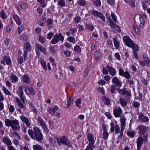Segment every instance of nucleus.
<instances>
[{
    "label": "nucleus",
    "instance_id": "cd10ccee",
    "mask_svg": "<svg viewBox=\"0 0 150 150\" xmlns=\"http://www.w3.org/2000/svg\"><path fill=\"white\" fill-rule=\"evenodd\" d=\"M10 79L11 82L12 83H16L18 81V77L13 74L11 75L10 76Z\"/></svg>",
    "mask_w": 150,
    "mask_h": 150
},
{
    "label": "nucleus",
    "instance_id": "7c9ffc66",
    "mask_svg": "<svg viewBox=\"0 0 150 150\" xmlns=\"http://www.w3.org/2000/svg\"><path fill=\"white\" fill-rule=\"evenodd\" d=\"M143 59V61L146 63L148 66L150 65V61L149 58L147 55L146 54H144Z\"/></svg>",
    "mask_w": 150,
    "mask_h": 150
},
{
    "label": "nucleus",
    "instance_id": "39448f33",
    "mask_svg": "<svg viewBox=\"0 0 150 150\" xmlns=\"http://www.w3.org/2000/svg\"><path fill=\"white\" fill-rule=\"evenodd\" d=\"M64 40V37L61 33L55 35L53 38L50 42V43L53 44H55L58 42L59 40L62 42Z\"/></svg>",
    "mask_w": 150,
    "mask_h": 150
},
{
    "label": "nucleus",
    "instance_id": "473e14b6",
    "mask_svg": "<svg viewBox=\"0 0 150 150\" xmlns=\"http://www.w3.org/2000/svg\"><path fill=\"white\" fill-rule=\"evenodd\" d=\"M22 79L23 81L27 84H29L30 82V80L28 76L24 75L22 77Z\"/></svg>",
    "mask_w": 150,
    "mask_h": 150
},
{
    "label": "nucleus",
    "instance_id": "72a5a7b5",
    "mask_svg": "<svg viewBox=\"0 0 150 150\" xmlns=\"http://www.w3.org/2000/svg\"><path fill=\"white\" fill-rule=\"evenodd\" d=\"M114 44L115 46L117 49L119 48V44L118 42L117 41V37L115 36L113 38Z\"/></svg>",
    "mask_w": 150,
    "mask_h": 150
},
{
    "label": "nucleus",
    "instance_id": "9d476101",
    "mask_svg": "<svg viewBox=\"0 0 150 150\" xmlns=\"http://www.w3.org/2000/svg\"><path fill=\"white\" fill-rule=\"evenodd\" d=\"M87 139L89 142L88 146H90L92 147L94 146V144L95 140L94 139V136L93 134L91 133H88L87 134Z\"/></svg>",
    "mask_w": 150,
    "mask_h": 150
},
{
    "label": "nucleus",
    "instance_id": "4be33fe9",
    "mask_svg": "<svg viewBox=\"0 0 150 150\" xmlns=\"http://www.w3.org/2000/svg\"><path fill=\"white\" fill-rule=\"evenodd\" d=\"M16 23L18 25H21V21L19 16L17 15L13 14L12 15Z\"/></svg>",
    "mask_w": 150,
    "mask_h": 150
},
{
    "label": "nucleus",
    "instance_id": "13d9d810",
    "mask_svg": "<svg viewBox=\"0 0 150 150\" xmlns=\"http://www.w3.org/2000/svg\"><path fill=\"white\" fill-rule=\"evenodd\" d=\"M125 128L121 127V131L120 132V136L118 137V140L119 139H121L123 135V132L124 129Z\"/></svg>",
    "mask_w": 150,
    "mask_h": 150
},
{
    "label": "nucleus",
    "instance_id": "a18cd8bd",
    "mask_svg": "<svg viewBox=\"0 0 150 150\" xmlns=\"http://www.w3.org/2000/svg\"><path fill=\"white\" fill-rule=\"evenodd\" d=\"M33 148L34 150H42V147L40 145L37 144L33 145Z\"/></svg>",
    "mask_w": 150,
    "mask_h": 150
},
{
    "label": "nucleus",
    "instance_id": "c85d7f7f",
    "mask_svg": "<svg viewBox=\"0 0 150 150\" xmlns=\"http://www.w3.org/2000/svg\"><path fill=\"white\" fill-rule=\"evenodd\" d=\"M39 124L42 127V129L45 132H48L49 131V129L43 120L40 122Z\"/></svg>",
    "mask_w": 150,
    "mask_h": 150
},
{
    "label": "nucleus",
    "instance_id": "338daca9",
    "mask_svg": "<svg viewBox=\"0 0 150 150\" xmlns=\"http://www.w3.org/2000/svg\"><path fill=\"white\" fill-rule=\"evenodd\" d=\"M54 33H49L47 35V39L50 40L52 37Z\"/></svg>",
    "mask_w": 150,
    "mask_h": 150
},
{
    "label": "nucleus",
    "instance_id": "bb28decb",
    "mask_svg": "<svg viewBox=\"0 0 150 150\" xmlns=\"http://www.w3.org/2000/svg\"><path fill=\"white\" fill-rule=\"evenodd\" d=\"M101 53L98 51H96L94 53V57L96 60H98L101 58Z\"/></svg>",
    "mask_w": 150,
    "mask_h": 150
},
{
    "label": "nucleus",
    "instance_id": "f257e3e1",
    "mask_svg": "<svg viewBox=\"0 0 150 150\" xmlns=\"http://www.w3.org/2000/svg\"><path fill=\"white\" fill-rule=\"evenodd\" d=\"M28 132V134L33 139L40 142L43 139V137L41 130L37 127H33V130L29 129Z\"/></svg>",
    "mask_w": 150,
    "mask_h": 150
},
{
    "label": "nucleus",
    "instance_id": "603ef678",
    "mask_svg": "<svg viewBox=\"0 0 150 150\" xmlns=\"http://www.w3.org/2000/svg\"><path fill=\"white\" fill-rule=\"evenodd\" d=\"M78 2L80 6H83L86 5V2L84 0H79Z\"/></svg>",
    "mask_w": 150,
    "mask_h": 150
},
{
    "label": "nucleus",
    "instance_id": "58836bf2",
    "mask_svg": "<svg viewBox=\"0 0 150 150\" xmlns=\"http://www.w3.org/2000/svg\"><path fill=\"white\" fill-rule=\"evenodd\" d=\"M74 50L75 52L77 53H79L81 51V49L79 45H76L74 47Z\"/></svg>",
    "mask_w": 150,
    "mask_h": 150
},
{
    "label": "nucleus",
    "instance_id": "680f3d73",
    "mask_svg": "<svg viewBox=\"0 0 150 150\" xmlns=\"http://www.w3.org/2000/svg\"><path fill=\"white\" fill-rule=\"evenodd\" d=\"M17 61L20 64H21L23 62V58L21 56L18 57Z\"/></svg>",
    "mask_w": 150,
    "mask_h": 150
},
{
    "label": "nucleus",
    "instance_id": "f03ea898",
    "mask_svg": "<svg viewBox=\"0 0 150 150\" xmlns=\"http://www.w3.org/2000/svg\"><path fill=\"white\" fill-rule=\"evenodd\" d=\"M6 125L7 127L11 126L12 129L14 131H18L20 128L19 123L16 119L11 120L6 119L5 120Z\"/></svg>",
    "mask_w": 150,
    "mask_h": 150
},
{
    "label": "nucleus",
    "instance_id": "a19ab883",
    "mask_svg": "<svg viewBox=\"0 0 150 150\" xmlns=\"http://www.w3.org/2000/svg\"><path fill=\"white\" fill-rule=\"evenodd\" d=\"M72 102V100H71V98H68L67 97V104L66 105L67 108H69L70 107L71 104Z\"/></svg>",
    "mask_w": 150,
    "mask_h": 150
},
{
    "label": "nucleus",
    "instance_id": "9b49d317",
    "mask_svg": "<svg viewBox=\"0 0 150 150\" xmlns=\"http://www.w3.org/2000/svg\"><path fill=\"white\" fill-rule=\"evenodd\" d=\"M122 113V111L120 107L115 108L113 110V114L116 117H118L121 116Z\"/></svg>",
    "mask_w": 150,
    "mask_h": 150
},
{
    "label": "nucleus",
    "instance_id": "2f4dec72",
    "mask_svg": "<svg viewBox=\"0 0 150 150\" xmlns=\"http://www.w3.org/2000/svg\"><path fill=\"white\" fill-rule=\"evenodd\" d=\"M85 26L86 29L91 31H93L94 29V27L93 25L89 23L86 24Z\"/></svg>",
    "mask_w": 150,
    "mask_h": 150
},
{
    "label": "nucleus",
    "instance_id": "7ed1b4c3",
    "mask_svg": "<svg viewBox=\"0 0 150 150\" xmlns=\"http://www.w3.org/2000/svg\"><path fill=\"white\" fill-rule=\"evenodd\" d=\"M15 99L16 104L18 108L17 109L19 113L23 114L26 110V106L18 98L16 97Z\"/></svg>",
    "mask_w": 150,
    "mask_h": 150
},
{
    "label": "nucleus",
    "instance_id": "0eeeda50",
    "mask_svg": "<svg viewBox=\"0 0 150 150\" xmlns=\"http://www.w3.org/2000/svg\"><path fill=\"white\" fill-rule=\"evenodd\" d=\"M56 140L57 141L58 144L59 146L61 145V144L67 146L68 147L71 146V144L68 140L65 137H62L60 140L58 139H57Z\"/></svg>",
    "mask_w": 150,
    "mask_h": 150
},
{
    "label": "nucleus",
    "instance_id": "4468645a",
    "mask_svg": "<svg viewBox=\"0 0 150 150\" xmlns=\"http://www.w3.org/2000/svg\"><path fill=\"white\" fill-rule=\"evenodd\" d=\"M106 67L110 74L112 76H113L115 75L116 71L115 68L109 65H107Z\"/></svg>",
    "mask_w": 150,
    "mask_h": 150
},
{
    "label": "nucleus",
    "instance_id": "6e6d98bb",
    "mask_svg": "<svg viewBox=\"0 0 150 150\" xmlns=\"http://www.w3.org/2000/svg\"><path fill=\"white\" fill-rule=\"evenodd\" d=\"M111 16L114 21L115 23L117 22V17L115 14L113 13H111Z\"/></svg>",
    "mask_w": 150,
    "mask_h": 150
},
{
    "label": "nucleus",
    "instance_id": "423d86ee",
    "mask_svg": "<svg viewBox=\"0 0 150 150\" xmlns=\"http://www.w3.org/2000/svg\"><path fill=\"white\" fill-rule=\"evenodd\" d=\"M64 40V37L61 33L55 35L53 38L50 42V43L53 44H55L58 42L59 40L62 42Z\"/></svg>",
    "mask_w": 150,
    "mask_h": 150
},
{
    "label": "nucleus",
    "instance_id": "8fccbe9b",
    "mask_svg": "<svg viewBox=\"0 0 150 150\" xmlns=\"http://www.w3.org/2000/svg\"><path fill=\"white\" fill-rule=\"evenodd\" d=\"M132 106L136 108H138L140 105V103L134 101L132 103Z\"/></svg>",
    "mask_w": 150,
    "mask_h": 150
},
{
    "label": "nucleus",
    "instance_id": "49530a36",
    "mask_svg": "<svg viewBox=\"0 0 150 150\" xmlns=\"http://www.w3.org/2000/svg\"><path fill=\"white\" fill-rule=\"evenodd\" d=\"M122 76L125 77L127 79H129L130 78L131 76L129 73L127 71L125 72Z\"/></svg>",
    "mask_w": 150,
    "mask_h": 150
},
{
    "label": "nucleus",
    "instance_id": "f3484780",
    "mask_svg": "<svg viewBox=\"0 0 150 150\" xmlns=\"http://www.w3.org/2000/svg\"><path fill=\"white\" fill-rule=\"evenodd\" d=\"M112 83L115 86H117L119 87H120L122 86L121 81L117 77H114L112 80Z\"/></svg>",
    "mask_w": 150,
    "mask_h": 150
},
{
    "label": "nucleus",
    "instance_id": "37998d69",
    "mask_svg": "<svg viewBox=\"0 0 150 150\" xmlns=\"http://www.w3.org/2000/svg\"><path fill=\"white\" fill-rule=\"evenodd\" d=\"M2 90L4 92V93L7 95H10L11 93L9 91L6 89L4 86H3Z\"/></svg>",
    "mask_w": 150,
    "mask_h": 150
},
{
    "label": "nucleus",
    "instance_id": "412c9836",
    "mask_svg": "<svg viewBox=\"0 0 150 150\" xmlns=\"http://www.w3.org/2000/svg\"><path fill=\"white\" fill-rule=\"evenodd\" d=\"M138 114L139 118L140 121L145 122H146L148 121V117L145 116L143 113H139Z\"/></svg>",
    "mask_w": 150,
    "mask_h": 150
},
{
    "label": "nucleus",
    "instance_id": "774afa93",
    "mask_svg": "<svg viewBox=\"0 0 150 150\" xmlns=\"http://www.w3.org/2000/svg\"><path fill=\"white\" fill-rule=\"evenodd\" d=\"M50 52L52 54H54L56 53L55 48L53 47H51L50 48Z\"/></svg>",
    "mask_w": 150,
    "mask_h": 150
},
{
    "label": "nucleus",
    "instance_id": "20e7f679",
    "mask_svg": "<svg viewBox=\"0 0 150 150\" xmlns=\"http://www.w3.org/2000/svg\"><path fill=\"white\" fill-rule=\"evenodd\" d=\"M134 21L137 25L139 24V26L142 28L144 26V21L142 16L140 15H136L134 18Z\"/></svg>",
    "mask_w": 150,
    "mask_h": 150
},
{
    "label": "nucleus",
    "instance_id": "c756f323",
    "mask_svg": "<svg viewBox=\"0 0 150 150\" xmlns=\"http://www.w3.org/2000/svg\"><path fill=\"white\" fill-rule=\"evenodd\" d=\"M25 92H26V94L28 95L31 94L33 95L34 94V91L31 87L28 88V89L26 88L25 89Z\"/></svg>",
    "mask_w": 150,
    "mask_h": 150
},
{
    "label": "nucleus",
    "instance_id": "5701e85b",
    "mask_svg": "<svg viewBox=\"0 0 150 150\" xmlns=\"http://www.w3.org/2000/svg\"><path fill=\"white\" fill-rule=\"evenodd\" d=\"M24 51L25 50L28 52H30L32 49V47L29 42H28L24 45L23 48Z\"/></svg>",
    "mask_w": 150,
    "mask_h": 150
},
{
    "label": "nucleus",
    "instance_id": "4c0bfd02",
    "mask_svg": "<svg viewBox=\"0 0 150 150\" xmlns=\"http://www.w3.org/2000/svg\"><path fill=\"white\" fill-rule=\"evenodd\" d=\"M129 47H131L134 52H136L138 50V45L137 44H134L133 42L132 45L131 46H129Z\"/></svg>",
    "mask_w": 150,
    "mask_h": 150
},
{
    "label": "nucleus",
    "instance_id": "b1692460",
    "mask_svg": "<svg viewBox=\"0 0 150 150\" xmlns=\"http://www.w3.org/2000/svg\"><path fill=\"white\" fill-rule=\"evenodd\" d=\"M3 141L4 143L6 144L7 146H11L12 144L11 141L9 138L7 137H4Z\"/></svg>",
    "mask_w": 150,
    "mask_h": 150
},
{
    "label": "nucleus",
    "instance_id": "de8ad7c7",
    "mask_svg": "<svg viewBox=\"0 0 150 150\" xmlns=\"http://www.w3.org/2000/svg\"><path fill=\"white\" fill-rule=\"evenodd\" d=\"M58 4L60 6L64 7L65 5V2L64 0H59L58 2Z\"/></svg>",
    "mask_w": 150,
    "mask_h": 150
},
{
    "label": "nucleus",
    "instance_id": "09e8293b",
    "mask_svg": "<svg viewBox=\"0 0 150 150\" xmlns=\"http://www.w3.org/2000/svg\"><path fill=\"white\" fill-rule=\"evenodd\" d=\"M37 1L41 5V6L43 8L45 7L46 6V4H44L45 0H37Z\"/></svg>",
    "mask_w": 150,
    "mask_h": 150
},
{
    "label": "nucleus",
    "instance_id": "5fc2aeb1",
    "mask_svg": "<svg viewBox=\"0 0 150 150\" xmlns=\"http://www.w3.org/2000/svg\"><path fill=\"white\" fill-rule=\"evenodd\" d=\"M127 135L129 137H131L132 138L134 137V133L133 132L130 131H129L127 132Z\"/></svg>",
    "mask_w": 150,
    "mask_h": 150
},
{
    "label": "nucleus",
    "instance_id": "aec40b11",
    "mask_svg": "<svg viewBox=\"0 0 150 150\" xmlns=\"http://www.w3.org/2000/svg\"><path fill=\"white\" fill-rule=\"evenodd\" d=\"M103 138L104 140H106L108 138L109 134L108 132L106 125L104 124L103 125Z\"/></svg>",
    "mask_w": 150,
    "mask_h": 150
},
{
    "label": "nucleus",
    "instance_id": "052dcab7",
    "mask_svg": "<svg viewBox=\"0 0 150 150\" xmlns=\"http://www.w3.org/2000/svg\"><path fill=\"white\" fill-rule=\"evenodd\" d=\"M74 20L76 23H79L81 20V18L79 16H77L74 18Z\"/></svg>",
    "mask_w": 150,
    "mask_h": 150
},
{
    "label": "nucleus",
    "instance_id": "bf43d9fd",
    "mask_svg": "<svg viewBox=\"0 0 150 150\" xmlns=\"http://www.w3.org/2000/svg\"><path fill=\"white\" fill-rule=\"evenodd\" d=\"M118 71L119 75L122 76L125 72H124L123 69L121 68H120Z\"/></svg>",
    "mask_w": 150,
    "mask_h": 150
},
{
    "label": "nucleus",
    "instance_id": "79ce46f5",
    "mask_svg": "<svg viewBox=\"0 0 150 150\" xmlns=\"http://www.w3.org/2000/svg\"><path fill=\"white\" fill-rule=\"evenodd\" d=\"M3 59L5 61V62L7 64L9 65L11 63V61L9 57L6 56H4L3 57Z\"/></svg>",
    "mask_w": 150,
    "mask_h": 150
},
{
    "label": "nucleus",
    "instance_id": "0e129e2a",
    "mask_svg": "<svg viewBox=\"0 0 150 150\" xmlns=\"http://www.w3.org/2000/svg\"><path fill=\"white\" fill-rule=\"evenodd\" d=\"M116 86L114 85H112L110 87V92L113 93L115 92L116 88Z\"/></svg>",
    "mask_w": 150,
    "mask_h": 150
},
{
    "label": "nucleus",
    "instance_id": "e433bc0d",
    "mask_svg": "<svg viewBox=\"0 0 150 150\" xmlns=\"http://www.w3.org/2000/svg\"><path fill=\"white\" fill-rule=\"evenodd\" d=\"M126 88H123L122 89H117V91L118 92L120 93L121 94L124 95L126 93Z\"/></svg>",
    "mask_w": 150,
    "mask_h": 150
},
{
    "label": "nucleus",
    "instance_id": "ddd939ff",
    "mask_svg": "<svg viewBox=\"0 0 150 150\" xmlns=\"http://www.w3.org/2000/svg\"><path fill=\"white\" fill-rule=\"evenodd\" d=\"M20 118L21 120L24 123H25L26 126L30 127V123L28 119L25 116L22 115L20 116Z\"/></svg>",
    "mask_w": 150,
    "mask_h": 150
},
{
    "label": "nucleus",
    "instance_id": "6e6552de",
    "mask_svg": "<svg viewBox=\"0 0 150 150\" xmlns=\"http://www.w3.org/2000/svg\"><path fill=\"white\" fill-rule=\"evenodd\" d=\"M92 14L94 16L96 17H98L103 21H105V17L100 12H98L94 9H93L92 11Z\"/></svg>",
    "mask_w": 150,
    "mask_h": 150
},
{
    "label": "nucleus",
    "instance_id": "393cba45",
    "mask_svg": "<svg viewBox=\"0 0 150 150\" xmlns=\"http://www.w3.org/2000/svg\"><path fill=\"white\" fill-rule=\"evenodd\" d=\"M120 122L121 123V127L125 128V119L124 115L120 116Z\"/></svg>",
    "mask_w": 150,
    "mask_h": 150
},
{
    "label": "nucleus",
    "instance_id": "4d7b16f0",
    "mask_svg": "<svg viewBox=\"0 0 150 150\" xmlns=\"http://www.w3.org/2000/svg\"><path fill=\"white\" fill-rule=\"evenodd\" d=\"M49 113L52 115H54V112L55 111L54 110V108H50L49 110Z\"/></svg>",
    "mask_w": 150,
    "mask_h": 150
},
{
    "label": "nucleus",
    "instance_id": "f704fd0d",
    "mask_svg": "<svg viewBox=\"0 0 150 150\" xmlns=\"http://www.w3.org/2000/svg\"><path fill=\"white\" fill-rule=\"evenodd\" d=\"M102 99L105 105H109L110 104V100L108 97L103 96L102 97Z\"/></svg>",
    "mask_w": 150,
    "mask_h": 150
},
{
    "label": "nucleus",
    "instance_id": "864d4df0",
    "mask_svg": "<svg viewBox=\"0 0 150 150\" xmlns=\"http://www.w3.org/2000/svg\"><path fill=\"white\" fill-rule=\"evenodd\" d=\"M68 40L72 43H75V40L74 37L70 36L68 38Z\"/></svg>",
    "mask_w": 150,
    "mask_h": 150
},
{
    "label": "nucleus",
    "instance_id": "69168bd1",
    "mask_svg": "<svg viewBox=\"0 0 150 150\" xmlns=\"http://www.w3.org/2000/svg\"><path fill=\"white\" fill-rule=\"evenodd\" d=\"M120 127L117 124H116L115 126V132L116 133H118L120 131Z\"/></svg>",
    "mask_w": 150,
    "mask_h": 150
},
{
    "label": "nucleus",
    "instance_id": "a878e982",
    "mask_svg": "<svg viewBox=\"0 0 150 150\" xmlns=\"http://www.w3.org/2000/svg\"><path fill=\"white\" fill-rule=\"evenodd\" d=\"M120 103L121 106L123 108H125L127 105V102L123 98H120L119 99Z\"/></svg>",
    "mask_w": 150,
    "mask_h": 150
},
{
    "label": "nucleus",
    "instance_id": "c03bdc74",
    "mask_svg": "<svg viewBox=\"0 0 150 150\" xmlns=\"http://www.w3.org/2000/svg\"><path fill=\"white\" fill-rule=\"evenodd\" d=\"M40 62L43 69L45 70H46L47 69V67L45 62L42 59H41Z\"/></svg>",
    "mask_w": 150,
    "mask_h": 150
},
{
    "label": "nucleus",
    "instance_id": "ea45409f",
    "mask_svg": "<svg viewBox=\"0 0 150 150\" xmlns=\"http://www.w3.org/2000/svg\"><path fill=\"white\" fill-rule=\"evenodd\" d=\"M0 16L3 19H5L7 18V15L5 14L4 11L2 10L0 14Z\"/></svg>",
    "mask_w": 150,
    "mask_h": 150
},
{
    "label": "nucleus",
    "instance_id": "dca6fc26",
    "mask_svg": "<svg viewBox=\"0 0 150 150\" xmlns=\"http://www.w3.org/2000/svg\"><path fill=\"white\" fill-rule=\"evenodd\" d=\"M137 150H139L143 143V139L142 137H139L137 140Z\"/></svg>",
    "mask_w": 150,
    "mask_h": 150
},
{
    "label": "nucleus",
    "instance_id": "a211bd4d",
    "mask_svg": "<svg viewBox=\"0 0 150 150\" xmlns=\"http://www.w3.org/2000/svg\"><path fill=\"white\" fill-rule=\"evenodd\" d=\"M137 129L139 130V134H144L146 131V127L143 125H139Z\"/></svg>",
    "mask_w": 150,
    "mask_h": 150
},
{
    "label": "nucleus",
    "instance_id": "f8f14e48",
    "mask_svg": "<svg viewBox=\"0 0 150 150\" xmlns=\"http://www.w3.org/2000/svg\"><path fill=\"white\" fill-rule=\"evenodd\" d=\"M23 86H19L18 87V90L17 92V93L19 96L20 98H21V100L23 103H25V102L23 97Z\"/></svg>",
    "mask_w": 150,
    "mask_h": 150
},
{
    "label": "nucleus",
    "instance_id": "6ab92c4d",
    "mask_svg": "<svg viewBox=\"0 0 150 150\" xmlns=\"http://www.w3.org/2000/svg\"><path fill=\"white\" fill-rule=\"evenodd\" d=\"M35 47L38 50L40 51L43 54H47L45 48L43 47L41 45L36 43L35 44Z\"/></svg>",
    "mask_w": 150,
    "mask_h": 150
},
{
    "label": "nucleus",
    "instance_id": "2eb2a0df",
    "mask_svg": "<svg viewBox=\"0 0 150 150\" xmlns=\"http://www.w3.org/2000/svg\"><path fill=\"white\" fill-rule=\"evenodd\" d=\"M107 19L109 23V26L112 29L115 28H118L119 27L116 24H115L113 23L112 19L110 16L107 17Z\"/></svg>",
    "mask_w": 150,
    "mask_h": 150
},
{
    "label": "nucleus",
    "instance_id": "c9c22d12",
    "mask_svg": "<svg viewBox=\"0 0 150 150\" xmlns=\"http://www.w3.org/2000/svg\"><path fill=\"white\" fill-rule=\"evenodd\" d=\"M30 107L32 108V110L33 111V113L35 116H36L37 114V111L35 108L34 106V105L32 103H30L29 104Z\"/></svg>",
    "mask_w": 150,
    "mask_h": 150
},
{
    "label": "nucleus",
    "instance_id": "1a4fd4ad",
    "mask_svg": "<svg viewBox=\"0 0 150 150\" xmlns=\"http://www.w3.org/2000/svg\"><path fill=\"white\" fill-rule=\"evenodd\" d=\"M123 40L126 45L127 46H131L132 45L133 42L130 39L129 37L128 36L126 35L123 37Z\"/></svg>",
    "mask_w": 150,
    "mask_h": 150
},
{
    "label": "nucleus",
    "instance_id": "3c124183",
    "mask_svg": "<svg viewBox=\"0 0 150 150\" xmlns=\"http://www.w3.org/2000/svg\"><path fill=\"white\" fill-rule=\"evenodd\" d=\"M39 41L41 43H44L45 42V39L44 37L42 36H40L38 38Z\"/></svg>",
    "mask_w": 150,
    "mask_h": 150
},
{
    "label": "nucleus",
    "instance_id": "e2e57ef3",
    "mask_svg": "<svg viewBox=\"0 0 150 150\" xmlns=\"http://www.w3.org/2000/svg\"><path fill=\"white\" fill-rule=\"evenodd\" d=\"M81 100L80 98L78 99L76 101V105L78 107H79L80 105L79 104H80L81 103Z\"/></svg>",
    "mask_w": 150,
    "mask_h": 150
}]
</instances>
